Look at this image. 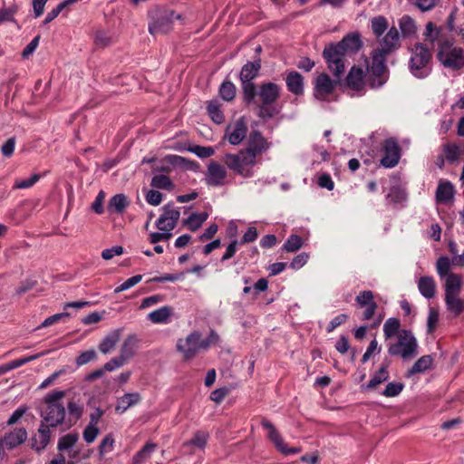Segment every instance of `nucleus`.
<instances>
[{"label":"nucleus","instance_id":"1","mask_svg":"<svg viewBox=\"0 0 464 464\" xmlns=\"http://www.w3.org/2000/svg\"><path fill=\"white\" fill-rule=\"evenodd\" d=\"M418 341L411 330L402 329L398 333L394 342L387 343L388 353L391 356L401 357L408 361L415 357L419 351Z\"/></svg>","mask_w":464,"mask_h":464},{"label":"nucleus","instance_id":"2","mask_svg":"<svg viewBox=\"0 0 464 464\" xmlns=\"http://www.w3.org/2000/svg\"><path fill=\"white\" fill-rule=\"evenodd\" d=\"M437 59L446 69L452 72L460 71L464 68V49L455 46L452 40H440Z\"/></svg>","mask_w":464,"mask_h":464},{"label":"nucleus","instance_id":"3","mask_svg":"<svg viewBox=\"0 0 464 464\" xmlns=\"http://www.w3.org/2000/svg\"><path fill=\"white\" fill-rule=\"evenodd\" d=\"M224 163L235 174L248 179L254 176V167L257 160H254L244 150H240L237 153L225 154Z\"/></svg>","mask_w":464,"mask_h":464},{"label":"nucleus","instance_id":"4","mask_svg":"<svg viewBox=\"0 0 464 464\" xmlns=\"http://www.w3.org/2000/svg\"><path fill=\"white\" fill-rule=\"evenodd\" d=\"M63 391H55L45 397L46 409L43 415V421L50 427H56L61 424L65 417V409L59 401L63 398Z\"/></svg>","mask_w":464,"mask_h":464},{"label":"nucleus","instance_id":"5","mask_svg":"<svg viewBox=\"0 0 464 464\" xmlns=\"http://www.w3.org/2000/svg\"><path fill=\"white\" fill-rule=\"evenodd\" d=\"M431 53L423 44H417L412 49L410 70L417 78H425L430 73V62Z\"/></svg>","mask_w":464,"mask_h":464},{"label":"nucleus","instance_id":"6","mask_svg":"<svg viewBox=\"0 0 464 464\" xmlns=\"http://www.w3.org/2000/svg\"><path fill=\"white\" fill-rule=\"evenodd\" d=\"M323 56L334 76L340 78L345 72V57L347 55L335 44H330L324 47Z\"/></svg>","mask_w":464,"mask_h":464},{"label":"nucleus","instance_id":"7","mask_svg":"<svg viewBox=\"0 0 464 464\" xmlns=\"http://www.w3.org/2000/svg\"><path fill=\"white\" fill-rule=\"evenodd\" d=\"M181 15L172 10H161L156 14L149 25L150 34H167L172 29L174 20H180Z\"/></svg>","mask_w":464,"mask_h":464},{"label":"nucleus","instance_id":"8","mask_svg":"<svg viewBox=\"0 0 464 464\" xmlns=\"http://www.w3.org/2000/svg\"><path fill=\"white\" fill-rule=\"evenodd\" d=\"M280 95V87L274 82H266L259 86L257 96L261 101L260 111L264 115L272 117L274 112L267 106L276 102Z\"/></svg>","mask_w":464,"mask_h":464},{"label":"nucleus","instance_id":"9","mask_svg":"<svg viewBox=\"0 0 464 464\" xmlns=\"http://www.w3.org/2000/svg\"><path fill=\"white\" fill-rule=\"evenodd\" d=\"M177 350L183 354L185 360L194 358L203 349L201 334L198 332L189 334L186 338L179 339Z\"/></svg>","mask_w":464,"mask_h":464},{"label":"nucleus","instance_id":"10","mask_svg":"<svg viewBox=\"0 0 464 464\" xmlns=\"http://www.w3.org/2000/svg\"><path fill=\"white\" fill-rule=\"evenodd\" d=\"M271 143L258 130H252L246 147L243 149L254 160L270 149Z\"/></svg>","mask_w":464,"mask_h":464},{"label":"nucleus","instance_id":"11","mask_svg":"<svg viewBox=\"0 0 464 464\" xmlns=\"http://www.w3.org/2000/svg\"><path fill=\"white\" fill-rule=\"evenodd\" d=\"M338 80L339 78L332 80L325 72L319 74L314 81V98L319 101H328L338 84Z\"/></svg>","mask_w":464,"mask_h":464},{"label":"nucleus","instance_id":"12","mask_svg":"<svg viewBox=\"0 0 464 464\" xmlns=\"http://www.w3.org/2000/svg\"><path fill=\"white\" fill-rule=\"evenodd\" d=\"M162 210V214L156 221V227L160 231L171 233L179 219L180 212L172 204L165 205Z\"/></svg>","mask_w":464,"mask_h":464},{"label":"nucleus","instance_id":"13","mask_svg":"<svg viewBox=\"0 0 464 464\" xmlns=\"http://www.w3.org/2000/svg\"><path fill=\"white\" fill-rule=\"evenodd\" d=\"M383 156L380 164L387 169L395 167L401 159V148L393 138L387 139L382 143Z\"/></svg>","mask_w":464,"mask_h":464},{"label":"nucleus","instance_id":"14","mask_svg":"<svg viewBox=\"0 0 464 464\" xmlns=\"http://www.w3.org/2000/svg\"><path fill=\"white\" fill-rule=\"evenodd\" d=\"M227 170L226 165L217 161H210L205 174V180L208 186L220 187L226 184Z\"/></svg>","mask_w":464,"mask_h":464},{"label":"nucleus","instance_id":"15","mask_svg":"<svg viewBox=\"0 0 464 464\" xmlns=\"http://www.w3.org/2000/svg\"><path fill=\"white\" fill-rule=\"evenodd\" d=\"M261 424H262L263 428L268 431L267 436H268L269 440L275 444L276 448L281 453H283L285 455H289V454H295L300 451L299 448L288 447L287 444L284 441V440L281 437L278 430L269 420L264 419V420H262Z\"/></svg>","mask_w":464,"mask_h":464},{"label":"nucleus","instance_id":"16","mask_svg":"<svg viewBox=\"0 0 464 464\" xmlns=\"http://www.w3.org/2000/svg\"><path fill=\"white\" fill-rule=\"evenodd\" d=\"M247 125L243 118L230 123L225 131V138L231 145L240 144L246 137Z\"/></svg>","mask_w":464,"mask_h":464},{"label":"nucleus","instance_id":"17","mask_svg":"<svg viewBox=\"0 0 464 464\" xmlns=\"http://www.w3.org/2000/svg\"><path fill=\"white\" fill-rule=\"evenodd\" d=\"M376 39L379 43L377 49L388 54L401 47L400 34L395 26H392L384 35L382 34L380 38Z\"/></svg>","mask_w":464,"mask_h":464},{"label":"nucleus","instance_id":"18","mask_svg":"<svg viewBox=\"0 0 464 464\" xmlns=\"http://www.w3.org/2000/svg\"><path fill=\"white\" fill-rule=\"evenodd\" d=\"M27 435V431L24 428H15L5 433L4 438L0 440V444H2V448L6 450H14L26 440Z\"/></svg>","mask_w":464,"mask_h":464},{"label":"nucleus","instance_id":"19","mask_svg":"<svg viewBox=\"0 0 464 464\" xmlns=\"http://www.w3.org/2000/svg\"><path fill=\"white\" fill-rule=\"evenodd\" d=\"M335 45L347 56L357 53L362 46L359 33H350L346 34Z\"/></svg>","mask_w":464,"mask_h":464},{"label":"nucleus","instance_id":"20","mask_svg":"<svg viewBox=\"0 0 464 464\" xmlns=\"http://www.w3.org/2000/svg\"><path fill=\"white\" fill-rule=\"evenodd\" d=\"M51 439L50 428L44 422L41 423L37 432L31 439V447L36 451L46 448Z\"/></svg>","mask_w":464,"mask_h":464},{"label":"nucleus","instance_id":"21","mask_svg":"<svg viewBox=\"0 0 464 464\" xmlns=\"http://www.w3.org/2000/svg\"><path fill=\"white\" fill-rule=\"evenodd\" d=\"M388 53L378 49L372 52V63L368 70L375 76H382L386 70V58Z\"/></svg>","mask_w":464,"mask_h":464},{"label":"nucleus","instance_id":"22","mask_svg":"<svg viewBox=\"0 0 464 464\" xmlns=\"http://www.w3.org/2000/svg\"><path fill=\"white\" fill-rule=\"evenodd\" d=\"M122 334L121 328L113 329L106 334L99 344V350L103 354L112 352L116 344L119 343Z\"/></svg>","mask_w":464,"mask_h":464},{"label":"nucleus","instance_id":"23","mask_svg":"<svg viewBox=\"0 0 464 464\" xmlns=\"http://www.w3.org/2000/svg\"><path fill=\"white\" fill-rule=\"evenodd\" d=\"M455 196L454 186L450 181H440L436 190V200L440 204L450 203Z\"/></svg>","mask_w":464,"mask_h":464},{"label":"nucleus","instance_id":"24","mask_svg":"<svg viewBox=\"0 0 464 464\" xmlns=\"http://www.w3.org/2000/svg\"><path fill=\"white\" fill-rule=\"evenodd\" d=\"M287 89L295 95L304 93V78L297 72H290L285 78Z\"/></svg>","mask_w":464,"mask_h":464},{"label":"nucleus","instance_id":"25","mask_svg":"<svg viewBox=\"0 0 464 464\" xmlns=\"http://www.w3.org/2000/svg\"><path fill=\"white\" fill-rule=\"evenodd\" d=\"M141 400V396L139 392H129L120 397L115 406L117 412L122 413L126 411L131 406L138 404Z\"/></svg>","mask_w":464,"mask_h":464},{"label":"nucleus","instance_id":"26","mask_svg":"<svg viewBox=\"0 0 464 464\" xmlns=\"http://www.w3.org/2000/svg\"><path fill=\"white\" fill-rule=\"evenodd\" d=\"M399 28L403 38H411L417 34V24L410 15H402L398 21Z\"/></svg>","mask_w":464,"mask_h":464},{"label":"nucleus","instance_id":"27","mask_svg":"<svg viewBox=\"0 0 464 464\" xmlns=\"http://www.w3.org/2000/svg\"><path fill=\"white\" fill-rule=\"evenodd\" d=\"M445 304L447 310L457 317L464 312V300L459 297V294L445 295Z\"/></svg>","mask_w":464,"mask_h":464},{"label":"nucleus","instance_id":"28","mask_svg":"<svg viewBox=\"0 0 464 464\" xmlns=\"http://www.w3.org/2000/svg\"><path fill=\"white\" fill-rule=\"evenodd\" d=\"M444 279L445 295L460 294L462 287V276L460 275L450 274Z\"/></svg>","mask_w":464,"mask_h":464},{"label":"nucleus","instance_id":"29","mask_svg":"<svg viewBox=\"0 0 464 464\" xmlns=\"http://www.w3.org/2000/svg\"><path fill=\"white\" fill-rule=\"evenodd\" d=\"M261 68L260 60L246 63L241 69L240 81L249 82L255 79Z\"/></svg>","mask_w":464,"mask_h":464},{"label":"nucleus","instance_id":"30","mask_svg":"<svg viewBox=\"0 0 464 464\" xmlns=\"http://www.w3.org/2000/svg\"><path fill=\"white\" fill-rule=\"evenodd\" d=\"M420 293L427 299L435 295L436 284L431 276H421L418 282Z\"/></svg>","mask_w":464,"mask_h":464},{"label":"nucleus","instance_id":"31","mask_svg":"<svg viewBox=\"0 0 464 464\" xmlns=\"http://www.w3.org/2000/svg\"><path fill=\"white\" fill-rule=\"evenodd\" d=\"M364 72L361 68L353 67L347 75V84L353 90L359 91L363 86Z\"/></svg>","mask_w":464,"mask_h":464},{"label":"nucleus","instance_id":"32","mask_svg":"<svg viewBox=\"0 0 464 464\" xmlns=\"http://www.w3.org/2000/svg\"><path fill=\"white\" fill-rule=\"evenodd\" d=\"M172 314V308L169 306H162L152 311L148 314V319L153 324H167L169 322Z\"/></svg>","mask_w":464,"mask_h":464},{"label":"nucleus","instance_id":"33","mask_svg":"<svg viewBox=\"0 0 464 464\" xmlns=\"http://www.w3.org/2000/svg\"><path fill=\"white\" fill-rule=\"evenodd\" d=\"M130 205V201L124 194H116L109 201L108 210L118 214L122 213Z\"/></svg>","mask_w":464,"mask_h":464},{"label":"nucleus","instance_id":"34","mask_svg":"<svg viewBox=\"0 0 464 464\" xmlns=\"http://www.w3.org/2000/svg\"><path fill=\"white\" fill-rule=\"evenodd\" d=\"M371 29L375 38H380L389 30L388 19L383 15H377L371 19Z\"/></svg>","mask_w":464,"mask_h":464},{"label":"nucleus","instance_id":"35","mask_svg":"<svg viewBox=\"0 0 464 464\" xmlns=\"http://www.w3.org/2000/svg\"><path fill=\"white\" fill-rule=\"evenodd\" d=\"M389 362H383L379 371L376 372L373 376L371 378L370 382H368L366 388L367 389H374L381 383L387 381L390 377L389 372H388Z\"/></svg>","mask_w":464,"mask_h":464},{"label":"nucleus","instance_id":"36","mask_svg":"<svg viewBox=\"0 0 464 464\" xmlns=\"http://www.w3.org/2000/svg\"><path fill=\"white\" fill-rule=\"evenodd\" d=\"M137 339L134 335H129L123 342L121 350L120 356L127 362L130 360L136 352Z\"/></svg>","mask_w":464,"mask_h":464},{"label":"nucleus","instance_id":"37","mask_svg":"<svg viewBox=\"0 0 464 464\" xmlns=\"http://www.w3.org/2000/svg\"><path fill=\"white\" fill-rule=\"evenodd\" d=\"M208 214L207 212L192 213L184 220V225L190 231H197L202 224L208 219Z\"/></svg>","mask_w":464,"mask_h":464},{"label":"nucleus","instance_id":"38","mask_svg":"<svg viewBox=\"0 0 464 464\" xmlns=\"http://www.w3.org/2000/svg\"><path fill=\"white\" fill-rule=\"evenodd\" d=\"M400 327L401 323L399 319L395 317L387 319L383 324V335L385 341L392 339L395 335L397 336L398 333L401 330Z\"/></svg>","mask_w":464,"mask_h":464},{"label":"nucleus","instance_id":"39","mask_svg":"<svg viewBox=\"0 0 464 464\" xmlns=\"http://www.w3.org/2000/svg\"><path fill=\"white\" fill-rule=\"evenodd\" d=\"M433 359L430 355H423L419 358L415 363L408 371V375H413L418 372H423L430 369L432 364Z\"/></svg>","mask_w":464,"mask_h":464},{"label":"nucleus","instance_id":"40","mask_svg":"<svg viewBox=\"0 0 464 464\" xmlns=\"http://www.w3.org/2000/svg\"><path fill=\"white\" fill-rule=\"evenodd\" d=\"M220 107L221 104L217 100L208 102L207 106L208 115L210 116L212 121L217 124L222 123L225 120L223 111H221Z\"/></svg>","mask_w":464,"mask_h":464},{"label":"nucleus","instance_id":"41","mask_svg":"<svg viewBox=\"0 0 464 464\" xmlns=\"http://www.w3.org/2000/svg\"><path fill=\"white\" fill-rule=\"evenodd\" d=\"M155 449L156 444L146 443L145 446L133 456V464H142L146 459H148L150 457L151 453L155 450Z\"/></svg>","mask_w":464,"mask_h":464},{"label":"nucleus","instance_id":"42","mask_svg":"<svg viewBox=\"0 0 464 464\" xmlns=\"http://www.w3.org/2000/svg\"><path fill=\"white\" fill-rule=\"evenodd\" d=\"M453 265L452 259L450 260L448 256H440L436 262V271L440 278H445L448 275H450V268Z\"/></svg>","mask_w":464,"mask_h":464},{"label":"nucleus","instance_id":"43","mask_svg":"<svg viewBox=\"0 0 464 464\" xmlns=\"http://www.w3.org/2000/svg\"><path fill=\"white\" fill-rule=\"evenodd\" d=\"M150 185L156 188L171 190L174 188L173 182L166 175H155Z\"/></svg>","mask_w":464,"mask_h":464},{"label":"nucleus","instance_id":"44","mask_svg":"<svg viewBox=\"0 0 464 464\" xmlns=\"http://www.w3.org/2000/svg\"><path fill=\"white\" fill-rule=\"evenodd\" d=\"M440 28L437 27L432 22H429L426 24L423 34L425 40L430 42V44H433L436 41L439 43L441 40L440 39Z\"/></svg>","mask_w":464,"mask_h":464},{"label":"nucleus","instance_id":"45","mask_svg":"<svg viewBox=\"0 0 464 464\" xmlns=\"http://www.w3.org/2000/svg\"><path fill=\"white\" fill-rule=\"evenodd\" d=\"M303 246V239L300 236L293 234L291 235L283 246V250L285 252H296Z\"/></svg>","mask_w":464,"mask_h":464},{"label":"nucleus","instance_id":"46","mask_svg":"<svg viewBox=\"0 0 464 464\" xmlns=\"http://www.w3.org/2000/svg\"><path fill=\"white\" fill-rule=\"evenodd\" d=\"M242 90L244 100L246 103H251L254 102L255 97L257 95L256 85L252 82V81L245 82L241 81Z\"/></svg>","mask_w":464,"mask_h":464},{"label":"nucleus","instance_id":"47","mask_svg":"<svg viewBox=\"0 0 464 464\" xmlns=\"http://www.w3.org/2000/svg\"><path fill=\"white\" fill-rule=\"evenodd\" d=\"M78 439H79V436L77 433L66 434V435L63 436L62 438H60V440L58 441L57 448L61 451L69 450L75 445Z\"/></svg>","mask_w":464,"mask_h":464},{"label":"nucleus","instance_id":"48","mask_svg":"<svg viewBox=\"0 0 464 464\" xmlns=\"http://www.w3.org/2000/svg\"><path fill=\"white\" fill-rule=\"evenodd\" d=\"M236 86L231 82L226 81L224 82L220 88H219V93L223 100L225 101H232L236 96Z\"/></svg>","mask_w":464,"mask_h":464},{"label":"nucleus","instance_id":"49","mask_svg":"<svg viewBox=\"0 0 464 464\" xmlns=\"http://www.w3.org/2000/svg\"><path fill=\"white\" fill-rule=\"evenodd\" d=\"M46 353H47V352H43V353H35V354H33L30 356H25L23 358H19V359L8 362L9 369L14 370V369L19 368V367L23 366L24 364L30 362L34 360H36Z\"/></svg>","mask_w":464,"mask_h":464},{"label":"nucleus","instance_id":"50","mask_svg":"<svg viewBox=\"0 0 464 464\" xmlns=\"http://www.w3.org/2000/svg\"><path fill=\"white\" fill-rule=\"evenodd\" d=\"M443 152L448 161L454 162L459 156L460 149L455 144H446L443 147Z\"/></svg>","mask_w":464,"mask_h":464},{"label":"nucleus","instance_id":"51","mask_svg":"<svg viewBox=\"0 0 464 464\" xmlns=\"http://www.w3.org/2000/svg\"><path fill=\"white\" fill-rule=\"evenodd\" d=\"M439 322V312L436 308L430 307L427 318V331L429 334H432Z\"/></svg>","mask_w":464,"mask_h":464},{"label":"nucleus","instance_id":"52","mask_svg":"<svg viewBox=\"0 0 464 464\" xmlns=\"http://www.w3.org/2000/svg\"><path fill=\"white\" fill-rule=\"evenodd\" d=\"M41 176L39 174H33L30 178L25 179H17L14 185V188L24 189L33 187L39 179Z\"/></svg>","mask_w":464,"mask_h":464},{"label":"nucleus","instance_id":"53","mask_svg":"<svg viewBox=\"0 0 464 464\" xmlns=\"http://www.w3.org/2000/svg\"><path fill=\"white\" fill-rule=\"evenodd\" d=\"M402 389L403 384L401 382H389L382 392V395L385 397H395L401 392Z\"/></svg>","mask_w":464,"mask_h":464},{"label":"nucleus","instance_id":"54","mask_svg":"<svg viewBox=\"0 0 464 464\" xmlns=\"http://www.w3.org/2000/svg\"><path fill=\"white\" fill-rule=\"evenodd\" d=\"M141 279H142L141 275L133 276L128 278L126 281H124L121 285L117 286L114 289V293L118 294V293L123 292L125 290H128V289L131 288L132 286L136 285L138 283H140L141 281Z\"/></svg>","mask_w":464,"mask_h":464},{"label":"nucleus","instance_id":"55","mask_svg":"<svg viewBox=\"0 0 464 464\" xmlns=\"http://www.w3.org/2000/svg\"><path fill=\"white\" fill-rule=\"evenodd\" d=\"M189 150L192 153H194L195 155H197L198 158H201V159H206V158L211 157L215 153V150L210 146L205 147V146L196 145V146L192 147Z\"/></svg>","mask_w":464,"mask_h":464},{"label":"nucleus","instance_id":"56","mask_svg":"<svg viewBox=\"0 0 464 464\" xmlns=\"http://www.w3.org/2000/svg\"><path fill=\"white\" fill-rule=\"evenodd\" d=\"M99 432L98 426L88 424L83 430L82 436L87 443H92L95 440Z\"/></svg>","mask_w":464,"mask_h":464},{"label":"nucleus","instance_id":"57","mask_svg":"<svg viewBox=\"0 0 464 464\" xmlns=\"http://www.w3.org/2000/svg\"><path fill=\"white\" fill-rule=\"evenodd\" d=\"M111 43V38L110 37V35L107 33H105L103 31H99L96 33L95 37H94V44H95L96 47L104 48V47L108 46Z\"/></svg>","mask_w":464,"mask_h":464},{"label":"nucleus","instance_id":"58","mask_svg":"<svg viewBox=\"0 0 464 464\" xmlns=\"http://www.w3.org/2000/svg\"><path fill=\"white\" fill-rule=\"evenodd\" d=\"M114 439L111 434L106 435L101 441L99 451L101 455L111 452L113 450Z\"/></svg>","mask_w":464,"mask_h":464},{"label":"nucleus","instance_id":"59","mask_svg":"<svg viewBox=\"0 0 464 464\" xmlns=\"http://www.w3.org/2000/svg\"><path fill=\"white\" fill-rule=\"evenodd\" d=\"M28 407L25 405H21L18 407L9 417L6 423L8 426H13L27 412Z\"/></svg>","mask_w":464,"mask_h":464},{"label":"nucleus","instance_id":"60","mask_svg":"<svg viewBox=\"0 0 464 464\" xmlns=\"http://www.w3.org/2000/svg\"><path fill=\"white\" fill-rule=\"evenodd\" d=\"M356 302L362 306H366V305H369L370 304H372L374 303L373 302V294L372 291L370 290H365V291H362L357 296H356Z\"/></svg>","mask_w":464,"mask_h":464},{"label":"nucleus","instance_id":"61","mask_svg":"<svg viewBox=\"0 0 464 464\" xmlns=\"http://www.w3.org/2000/svg\"><path fill=\"white\" fill-rule=\"evenodd\" d=\"M96 358V353L94 350H88L83 353H82L77 358H76V364L78 366L84 365L91 361L94 360Z\"/></svg>","mask_w":464,"mask_h":464},{"label":"nucleus","instance_id":"62","mask_svg":"<svg viewBox=\"0 0 464 464\" xmlns=\"http://www.w3.org/2000/svg\"><path fill=\"white\" fill-rule=\"evenodd\" d=\"M440 0H415V5L421 12H428L438 5Z\"/></svg>","mask_w":464,"mask_h":464},{"label":"nucleus","instance_id":"63","mask_svg":"<svg viewBox=\"0 0 464 464\" xmlns=\"http://www.w3.org/2000/svg\"><path fill=\"white\" fill-rule=\"evenodd\" d=\"M146 201L151 206H159L162 201V194L158 190H149L146 194Z\"/></svg>","mask_w":464,"mask_h":464},{"label":"nucleus","instance_id":"64","mask_svg":"<svg viewBox=\"0 0 464 464\" xmlns=\"http://www.w3.org/2000/svg\"><path fill=\"white\" fill-rule=\"evenodd\" d=\"M125 362H126L119 355L111 358L108 362L104 364L103 368L107 372H112L121 367Z\"/></svg>","mask_w":464,"mask_h":464}]
</instances>
